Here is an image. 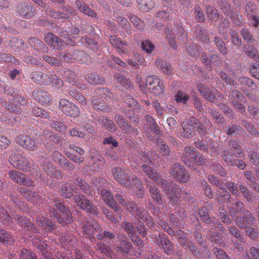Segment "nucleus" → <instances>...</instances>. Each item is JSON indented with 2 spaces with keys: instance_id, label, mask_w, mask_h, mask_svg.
<instances>
[{
  "instance_id": "f8f14e48",
  "label": "nucleus",
  "mask_w": 259,
  "mask_h": 259,
  "mask_svg": "<svg viewBox=\"0 0 259 259\" xmlns=\"http://www.w3.org/2000/svg\"><path fill=\"white\" fill-rule=\"evenodd\" d=\"M16 142L27 150L34 151L41 146V143L26 135H19L16 138Z\"/></svg>"
},
{
  "instance_id": "603ef678",
  "label": "nucleus",
  "mask_w": 259,
  "mask_h": 259,
  "mask_svg": "<svg viewBox=\"0 0 259 259\" xmlns=\"http://www.w3.org/2000/svg\"><path fill=\"white\" fill-rule=\"evenodd\" d=\"M14 240L13 236L4 229H0V242L4 245L11 244Z\"/></svg>"
},
{
  "instance_id": "2f4dec72",
  "label": "nucleus",
  "mask_w": 259,
  "mask_h": 259,
  "mask_svg": "<svg viewBox=\"0 0 259 259\" xmlns=\"http://www.w3.org/2000/svg\"><path fill=\"white\" fill-rule=\"evenodd\" d=\"M197 153L194 148L187 146L184 148V153L181 157L182 160L186 165L190 166L193 159L196 158Z\"/></svg>"
},
{
  "instance_id": "6e6552de",
  "label": "nucleus",
  "mask_w": 259,
  "mask_h": 259,
  "mask_svg": "<svg viewBox=\"0 0 259 259\" xmlns=\"http://www.w3.org/2000/svg\"><path fill=\"white\" fill-rule=\"evenodd\" d=\"M229 213L232 218L235 221L236 225L241 228H246L248 226L254 224L255 218L250 212L244 209L241 213L238 214L234 207H230Z\"/></svg>"
},
{
  "instance_id": "4468645a",
  "label": "nucleus",
  "mask_w": 259,
  "mask_h": 259,
  "mask_svg": "<svg viewBox=\"0 0 259 259\" xmlns=\"http://www.w3.org/2000/svg\"><path fill=\"white\" fill-rule=\"evenodd\" d=\"M170 174L180 183H186L190 179L189 174L183 166L179 163L173 164Z\"/></svg>"
},
{
  "instance_id": "412c9836",
  "label": "nucleus",
  "mask_w": 259,
  "mask_h": 259,
  "mask_svg": "<svg viewBox=\"0 0 259 259\" xmlns=\"http://www.w3.org/2000/svg\"><path fill=\"white\" fill-rule=\"evenodd\" d=\"M52 73H44L42 72L35 71L31 74V78L33 81L40 85H48L51 82V77Z\"/></svg>"
},
{
  "instance_id": "58836bf2",
  "label": "nucleus",
  "mask_w": 259,
  "mask_h": 259,
  "mask_svg": "<svg viewBox=\"0 0 259 259\" xmlns=\"http://www.w3.org/2000/svg\"><path fill=\"white\" fill-rule=\"evenodd\" d=\"M45 40L48 45L56 48H61L63 45V42L53 33H48L45 35Z\"/></svg>"
},
{
  "instance_id": "338daca9",
  "label": "nucleus",
  "mask_w": 259,
  "mask_h": 259,
  "mask_svg": "<svg viewBox=\"0 0 259 259\" xmlns=\"http://www.w3.org/2000/svg\"><path fill=\"white\" fill-rule=\"evenodd\" d=\"M63 76L66 81L72 84H73L76 81V74L75 72L69 69L64 71Z\"/></svg>"
},
{
  "instance_id": "a211bd4d",
  "label": "nucleus",
  "mask_w": 259,
  "mask_h": 259,
  "mask_svg": "<svg viewBox=\"0 0 259 259\" xmlns=\"http://www.w3.org/2000/svg\"><path fill=\"white\" fill-rule=\"evenodd\" d=\"M197 88L202 97L208 101L214 102L216 96H220L219 92L213 88L209 89L202 83H198Z\"/></svg>"
},
{
  "instance_id": "393cba45",
  "label": "nucleus",
  "mask_w": 259,
  "mask_h": 259,
  "mask_svg": "<svg viewBox=\"0 0 259 259\" xmlns=\"http://www.w3.org/2000/svg\"><path fill=\"white\" fill-rule=\"evenodd\" d=\"M109 42L110 44L117 49V52L119 54H127L129 53L128 50L123 46H127L128 43L125 41H122L120 38L116 36H110L109 37Z\"/></svg>"
},
{
  "instance_id": "b1692460",
  "label": "nucleus",
  "mask_w": 259,
  "mask_h": 259,
  "mask_svg": "<svg viewBox=\"0 0 259 259\" xmlns=\"http://www.w3.org/2000/svg\"><path fill=\"white\" fill-rule=\"evenodd\" d=\"M101 194L103 201L110 208L114 209L115 212L120 210V207L116 205V201H114L113 195L110 191L107 189H103L101 190Z\"/></svg>"
},
{
  "instance_id": "49530a36",
  "label": "nucleus",
  "mask_w": 259,
  "mask_h": 259,
  "mask_svg": "<svg viewBox=\"0 0 259 259\" xmlns=\"http://www.w3.org/2000/svg\"><path fill=\"white\" fill-rule=\"evenodd\" d=\"M244 53L249 57L251 58L256 62L259 61V55L257 49L250 45H246L244 48Z\"/></svg>"
},
{
  "instance_id": "680f3d73",
  "label": "nucleus",
  "mask_w": 259,
  "mask_h": 259,
  "mask_svg": "<svg viewBox=\"0 0 259 259\" xmlns=\"http://www.w3.org/2000/svg\"><path fill=\"white\" fill-rule=\"evenodd\" d=\"M87 80L90 84H101L105 82L103 77L98 76L95 73L88 74Z\"/></svg>"
},
{
  "instance_id": "79ce46f5",
  "label": "nucleus",
  "mask_w": 259,
  "mask_h": 259,
  "mask_svg": "<svg viewBox=\"0 0 259 259\" xmlns=\"http://www.w3.org/2000/svg\"><path fill=\"white\" fill-rule=\"evenodd\" d=\"M126 61L129 65L137 68H139L141 65L145 66L146 65L145 58L140 54H136L134 57V59H128Z\"/></svg>"
},
{
  "instance_id": "a18cd8bd",
  "label": "nucleus",
  "mask_w": 259,
  "mask_h": 259,
  "mask_svg": "<svg viewBox=\"0 0 259 259\" xmlns=\"http://www.w3.org/2000/svg\"><path fill=\"white\" fill-rule=\"evenodd\" d=\"M124 102L135 111L139 112L141 109L140 105L137 101L130 95H126L123 98Z\"/></svg>"
},
{
  "instance_id": "bf43d9fd",
  "label": "nucleus",
  "mask_w": 259,
  "mask_h": 259,
  "mask_svg": "<svg viewBox=\"0 0 259 259\" xmlns=\"http://www.w3.org/2000/svg\"><path fill=\"white\" fill-rule=\"evenodd\" d=\"M115 20L117 24L127 32L131 30V25L128 20L124 17L118 16L115 17Z\"/></svg>"
},
{
  "instance_id": "72a5a7b5",
  "label": "nucleus",
  "mask_w": 259,
  "mask_h": 259,
  "mask_svg": "<svg viewBox=\"0 0 259 259\" xmlns=\"http://www.w3.org/2000/svg\"><path fill=\"white\" fill-rule=\"evenodd\" d=\"M43 168L44 171L51 178L58 180L62 178L60 171L57 169L56 167L53 166L51 162H45L43 164Z\"/></svg>"
},
{
  "instance_id": "3c124183",
  "label": "nucleus",
  "mask_w": 259,
  "mask_h": 259,
  "mask_svg": "<svg viewBox=\"0 0 259 259\" xmlns=\"http://www.w3.org/2000/svg\"><path fill=\"white\" fill-rule=\"evenodd\" d=\"M74 55L75 61H77L82 64L87 63L90 60L89 55L83 51H74Z\"/></svg>"
},
{
  "instance_id": "423d86ee",
  "label": "nucleus",
  "mask_w": 259,
  "mask_h": 259,
  "mask_svg": "<svg viewBox=\"0 0 259 259\" xmlns=\"http://www.w3.org/2000/svg\"><path fill=\"white\" fill-rule=\"evenodd\" d=\"M54 206L58 209L60 214L54 208L51 209L50 214L55 217L58 223L62 225L70 224L73 221L72 216L68 207L66 206L63 201L59 199L54 200Z\"/></svg>"
},
{
  "instance_id": "de8ad7c7",
  "label": "nucleus",
  "mask_w": 259,
  "mask_h": 259,
  "mask_svg": "<svg viewBox=\"0 0 259 259\" xmlns=\"http://www.w3.org/2000/svg\"><path fill=\"white\" fill-rule=\"evenodd\" d=\"M217 201L219 203L231 202V196L230 193L226 190L219 191L217 194Z\"/></svg>"
},
{
  "instance_id": "2eb2a0df",
  "label": "nucleus",
  "mask_w": 259,
  "mask_h": 259,
  "mask_svg": "<svg viewBox=\"0 0 259 259\" xmlns=\"http://www.w3.org/2000/svg\"><path fill=\"white\" fill-rule=\"evenodd\" d=\"M9 178L18 184H23L27 187H33L34 182L30 179L27 178L25 175L20 171L12 170L8 172Z\"/></svg>"
},
{
  "instance_id": "8fccbe9b",
  "label": "nucleus",
  "mask_w": 259,
  "mask_h": 259,
  "mask_svg": "<svg viewBox=\"0 0 259 259\" xmlns=\"http://www.w3.org/2000/svg\"><path fill=\"white\" fill-rule=\"evenodd\" d=\"M188 53L194 57H197L199 55L201 48L196 44L188 42L186 44Z\"/></svg>"
},
{
  "instance_id": "37998d69",
  "label": "nucleus",
  "mask_w": 259,
  "mask_h": 259,
  "mask_svg": "<svg viewBox=\"0 0 259 259\" xmlns=\"http://www.w3.org/2000/svg\"><path fill=\"white\" fill-rule=\"evenodd\" d=\"M155 64L164 74L167 75H169L172 74V70L171 66L165 61L157 59L155 61Z\"/></svg>"
},
{
  "instance_id": "1a4fd4ad",
  "label": "nucleus",
  "mask_w": 259,
  "mask_h": 259,
  "mask_svg": "<svg viewBox=\"0 0 259 259\" xmlns=\"http://www.w3.org/2000/svg\"><path fill=\"white\" fill-rule=\"evenodd\" d=\"M146 88L140 85L142 91L146 92V89L154 96H159L164 92V86L162 81L156 76L150 75L147 77Z\"/></svg>"
},
{
  "instance_id": "a878e982",
  "label": "nucleus",
  "mask_w": 259,
  "mask_h": 259,
  "mask_svg": "<svg viewBox=\"0 0 259 259\" xmlns=\"http://www.w3.org/2000/svg\"><path fill=\"white\" fill-rule=\"evenodd\" d=\"M198 214L201 220L205 224H212V226L214 228H217L218 229L220 228H221L222 224L219 220L216 221H211L208 214V209L207 207L204 206L201 207V208L198 210Z\"/></svg>"
},
{
  "instance_id": "5fc2aeb1",
  "label": "nucleus",
  "mask_w": 259,
  "mask_h": 259,
  "mask_svg": "<svg viewBox=\"0 0 259 259\" xmlns=\"http://www.w3.org/2000/svg\"><path fill=\"white\" fill-rule=\"evenodd\" d=\"M205 13L207 18L211 20L217 21L219 18L220 15L217 10L213 6H206Z\"/></svg>"
},
{
  "instance_id": "f3484780",
  "label": "nucleus",
  "mask_w": 259,
  "mask_h": 259,
  "mask_svg": "<svg viewBox=\"0 0 259 259\" xmlns=\"http://www.w3.org/2000/svg\"><path fill=\"white\" fill-rule=\"evenodd\" d=\"M114 119L118 126L126 134L133 136L138 135L139 131L138 128L132 127L122 116L119 114H116Z\"/></svg>"
},
{
  "instance_id": "052dcab7",
  "label": "nucleus",
  "mask_w": 259,
  "mask_h": 259,
  "mask_svg": "<svg viewBox=\"0 0 259 259\" xmlns=\"http://www.w3.org/2000/svg\"><path fill=\"white\" fill-rule=\"evenodd\" d=\"M165 37L169 45L173 48L176 47V36L173 30L169 28H166L164 30Z\"/></svg>"
},
{
  "instance_id": "473e14b6",
  "label": "nucleus",
  "mask_w": 259,
  "mask_h": 259,
  "mask_svg": "<svg viewBox=\"0 0 259 259\" xmlns=\"http://www.w3.org/2000/svg\"><path fill=\"white\" fill-rule=\"evenodd\" d=\"M146 183L153 201L157 204H162V195L157 186L150 182L147 181Z\"/></svg>"
},
{
  "instance_id": "ddd939ff",
  "label": "nucleus",
  "mask_w": 259,
  "mask_h": 259,
  "mask_svg": "<svg viewBox=\"0 0 259 259\" xmlns=\"http://www.w3.org/2000/svg\"><path fill=\"white\" fill-rule=\"evenodd\" d=\"M59 108L63 113L68 116L76 117L80 114L79 109L77 106L65 99L60 100Z\"/></svg>"
},
{
  "instance_id": "a19ab883",
  "label": "nucleus",
  "mask_w": 259,
  "mask_h": 259,
  "mask_svg": "<svg viewBox=\"0 0 259 259\" xmlns=\"http://www.w3.org/2000/svg\"><path fill=\"white\" fill-rule=\"evenodd\" d=\"M142 168L144 173L157 184L161 180V176L160 174L153 171L152 168L146 164H142Z\"/></svg>"
},
{
  "instance_id": "20e7f679",
  "label": "nucleus",
  "mask_w": 259,
  "mask_h": 259,
  "mask_svg": "<svg viewBox=\"0 0 259 259\" xmlns=\"http://www.w3.org/2000/svg\"><path fill=\"white\" fill-rule=\"evenodd\" d=\"M182 136L191 138L195 135L196 131L200 136H204L207 132L203 125L195 117L192 116L189 119L181 123Z\"/></svg>"
},
{
  "instance_id": "864d4df0",
  "label": "nucleus",
  "mask_w": 259,
  "mask_h": 259,
  "mask_svg": "<svg viewBox=\"0 0 259 259\" xmlns=\"http://www.w3.org/2000/svg\"><path fill=\"white\" fill-rule=\"evenodd\" d=\"M98 121L100 124L105 126L106 128L110 131H115L116 130V125L113 122L105 116L99 117Z\"/></svg>"
},
{
  "instance_id": "7c9ffc66",
  "label": "nucleus",
  "mask_w": 259,
  "mask_h": 259,
  "mask_svg": "<svg viewBox=\"0 0 259 259\" xmlns=\"http://www.w3.org/2000/svg\"><path fill=\"white\" fill-rule=\"evenodd\" d=\"M97 93L91 99V102L93 108L95 110H99L104 111H108L110 110V106L106 104Z\"/></svg>"
},
{
  "instance_id": "0eeeda50",
  "label": "nucleus",
  "mask_w": 259,
  "mask_h": 259,
  "mask_svg": "<svg viewBox=\"0 0 259 259\" xmlns=\"http://www.w3.org/2000/svg\"><path fill=\"white\" fill-rule=\"evenodd\" d=\"M158 184L161 186L171 203L176 204L178 202L182 195V190L180 187L172 182L162 179Z\"/></svg>"
},
{
  "instance_id": "c85d7f7f",
  "label": "nucleus",
  "mask_w": 259,
  "mask_h": 259,
  "mask_svg": "<svg viewBox=\"0 0 259 259\" xmlns=\"http://www.w3.org/2000/svg\"><path fill=\"white\" fill-rule=\"evenodd\" d=\"M60 240L62 247L66 249H69L74 247V245L76 243L75 237L72 233L69 232L63 233Z\"/></svg>"
},
{
  "instance_id": "f03ea898",
  "label": "nucleus",
  "mask_w": 259,
  "mask_h": 259,
  "mask_svg": "<svg viewBox=\"0 0 259 259\" xmlns=\"http://www.w3.org/2000/svg\"><path fill=\"white\" fill-rule=\"evenodd\" d=\"M229 150H224L223 153V158L225 161L230 165L236 166L238 168L243 169L245 166V162L237 159H234L233 156L237 158L244 157L243 149L237 142L232 141L229 143Z\"/></svg>"
},
{
  "instance_id": "aec40b11",
  "label": "nucleus",
  "mask_w": 259,
  "mask_h": 259,
  "mask_svg": "<svg viewBox=\"0 0 259 259\" xmlns=\"http://www.w3.org/2000/svg\"><path fill=\"white\" fill-rule=\"evenodd\" d=\"M10 212L11 215H12V219L13 218V219L17 221L21 227L27 230L31 231L34 233H36L38 232L36 227L34 224H32L30 220L27 218L13 213L11 209Z\"/></svg>"
},
{
  "instance_id": "e433bc0d",
  "label": "nucleus",
  "mask_w": 259,
  "mask_h": 259,
  "mask_svg": "<svg viewBox=\"0 0 259 259\" xmlns=\"http://www.w3.org/2000/svg\"><path fill=\"white\" fill-rule=\"evenodd\" d=\"M75 3L77 8L80 12L93 18L97 17V13L91 9L88 5H87L83 1L80 0H76Z\"/></svg>"
},
{
  "instance_id": "c9c22d12",
  "label": "nucleus",
  "mask_w": 259,
  "mask_h": 259,
  "mask_svg": "<svg viewBox=\"0 0 259 259\" xmlns=\"http://www.w3.org/2000/svg\"><path fill=\"white\" fill-rule=\"evenodd\" d=\"M36 223L46 232L52 233L56 228V225L53 222L42 217H38L36 219Z\"/></svg>"
},
{
  "instance_id": "6ab92c4d",
  "label": "nucleus",
  "mask_w": 259,
  "mask_h": 259,
  "mask_svg": "<svg viewBox=\"0 0 259 259\" xmlns=\"http://www.w3.org/2000/svg\"><path fill=\"white\" fill-rule=\"evenodd\" d=\"M155 242L163 249L167 254H170L173 251V244L164 234L159 233L155 238Z\"/></svg>"
},
{
  "instance_id": "39448f33",
  "label": "nucleus",
  "mask_w": 259,
  "mask_h": 259,
  "mask_svg": "<svg viewBox=\"0 0 259 259\" xmlns=\"http://www.w3.org/2000/svg\"><path fill=\"white\" fill-rule=\"evenodd\" d=\"M8 95L9 97H8V99L10 101L9 104H8L6 101H3L2 106L10 112L16 114L20 113L21 109L16 103L24 105L27 103V100L22 96L17 90L14 88L9 89Z\"/></svg>"
},
{
  "instance_id": "4be33fe9",
  "label": "nucleus",
  "mask_w": 259,
  "mask_h": 259,
  "mask_svg": "<svg viewBox=\"0 0 259 259\" xmlns=\"http://www.w3.org/2000/svg\"><path fill=\"white\" fill-rule=\"evenodd\" d=\"M17 15L25 19L31 18L34 14V10L31 5L26 3L19 4L17 7Z\"/></svg>"
},
{
  "instance_id": "c03bdc74",
  "label": "nucleus",
  "mask_w": 259,
  "mask_h": 259,
  "mask_svg": "<svg viewBox=\"0 0 259 259\" xmlns=\"http://www.w3.org/2000/svg\"><path fill=\"white\" fill-rule=\"evenodd\" d=\"M139 9L142 12H148L155 6L152 0H137Z\"/></svg>"
},
{
  "instance_id": "9d476101",
  "label": "nucleus",
  "mask_w": 259,
  "mask_h": 259,
  "mask_svg": "<svg viewBox=\"0 0 259 259\" xmlns=\"http://www.w3.org/2000/svg\"><path fill=\"white\" fill-rule=\"evenodd\" d=\"M175 235L179 239V243L186 249L190 250L192 254L196 256L201 255L199 250L195 246L192 242L188 240L187 235L183 231L178 230L176 233L175 232L174 235Z\"/></svg>"
},
{
  "instance_id": "9b49d317",
  "label": "nucleus",
  "mask_w": 259,
  "mask_h": 259,
  "mask_svg": "<svg viewBox=\"0 0 259 259\" xmlns=\"http://www.w3.org/2000/svg\"><path fill=\"white\" fill-rule=\"evenodd\" d=\"M74 202L82 210L93 214H97V208L93 203L83 195L76 194L74 196Z\"/></svg>"
},
{
  "instance_id": "09e8293b",
  "label": "nucleus",
  "mask_w": 259,
  "mask_h": 259,
  "mask_svg": "<svg viewBox=\"0 0 259 259\" xmlns=\"http://www.w3.org/2000/svg\"><path fill=\"white\" fill-rule=\"evenodd\" d=\"M74 184L82 190V191L86 195H91L92 191L90 187L83 180L76 179L74 182Z\"/></svg>"
},
{
  "instance_id": "f704fd0d",
  "label": "nucleus",
  "mask_w": 259,
  "mask_h": 259,
  "mask_svg": "<svg viewBox=\"0 0 259 259\" xmlns=\"http://www.w3.org/2000/svg\"><path fill=\"white\" fill-rule=\"evenodd\" d=\"M75 187L74 183L73 184H64L60 188V194L62 197L65 198H70L74 196V193H77V191H75Z\"/></svg>"
},
{
  "instance_id": "e2e57ef3",
  "label": "nucleus",
  "mask_w": 259,
  "mask_h": 259,
  "mask_svg": "<svg viewBox=\"0 0 259 259\" xmlns=\"http://www.w3.org/2000/svg\"><path fill=\"white\" fill-rule=\"evenodd\" d=\"M146 120L148 126L156 135L159 134V129L154 119L150 115L146 116Z\"/></svg>"
},
{
  "instance_id": "4c0bfd02",
  "label": "nucleus",
  "mask_w": 259,
  "mask_h": 259,
  "mask_svg": "<svg viewBox=\"0 0 259 259\" xmlns=\"http://www.w3.org/2000/svg\"><path fill=\"white\" fill-rule=\"evenodd\" d=\"M42 137L44 140L46 141V144L48 146L50 145L53 146L61 141L60 137L55 135L53 133L49 130H45L43 132Z\"/></svg>"
},
{
  "instance_id": "dca6fc26",
  "label": "nucleus",
  "mask_w": 259,
  "mask_h": 259,
  "mask_svg": "<svg viewBox=\"0 0 259 259\" xmlns=\"http://www.w3.org/2000/svg\"><path fill=\"white\" fill-rule=\"evenodd\" d=\"M230 100L233 106L241 113L246 112L245 106L242 103H245L246 99L242 93L237 90L233 91Z\"/></svg>"
},
{
  "instance_id": "4d7b16f0",
  "label": "nucleus",
  "mask_w": 259,
  "mask_h": 259,
  "mask_svg": "<svg viewBox=\"0 0 259 259\" xmlns=\"http://www.w3.org/2000/svg\"><path fill=\"white\" fill-rule=\"evenodd\" d=\"M10 212L6 210L5 208L0 205V221L4 222L8 225L12 223V215Z\"/></svg>"
},
{
  "instance_id": "69168bd1",
  "label": "nucleus",
  "mask_w": 259,
  "mask_h": 259,
  "mask_svg": "<svg viewBox=\"0 0 259 259\" xmlns=\"http://www.w3.org/2000/svg\"><path fill=\"white\" fill-rule=\"evenodd\" d=\"M157 148L159 149V152L163 156L168 155L169 149L167 145L161 139H158L157 140Z\"/></svg>"
},
{
  "instance_id": "c756f323",
  "label": "nucleus",
  "mask_w": 259,
  "mask_h": 259,
  "mask_svg": "<svg viewBox=\"0 0 259 259\" xmlns=\"http://www.w3.org/2000/svg\"><path fill=\"white\" fill-rule=\"evenodd\" d=\"M28 42L33 50L37 51L36 55H40L41 54L48 52V48L46 45L36 37H31Z\"/></svg>"
},
{
  "instance_id": "cd10ccee",
  "label": "nucleus",
  "mask_w": 259,
  "mask_h": 259,
  "mask_svg": "<svg viewBox=\"0 0 259 259\" xmlns=\"http://www.w3.org/2000/svg\"><path fill=\"white\" fill-rule=\"evenodd\" d=\"M10 205L9 211H10L11 209L13 213H14L15 214H16V209H17L19 212L27 213L29 211L27 204L19 199H17L16 200L11 199L10 201Z\"/></svg>"
},
{
  "instance_id": "7ed1b4c3",
  "label": "nucleus",
  "mask_w": 259,
  "mask_h": 259,
  "mask_svg": "<svg viewBox=\"0 0 259 259\" xmlns=\"http://www.w3.org/2000/svg\"><path fill=\"white\" fill-rule=\"evenodd\" d=\"M9 161L16 169L24 172L30 171L31 175L34 176L36 179L40 176V175H38V168L32 163L28 158L22 154L12 153Z\"/></svg>"
},
{
  "instance_id": "774afa93",
  "label": "nucleus",
  "mask_w": 259,
  "mask_h": 259,
  "mask_svg": "<svg viewBox=\"0 0 259 259\" xmlns=\"http://www.w3.org/2000/svg\"><path fill=\"white\" fill-rule=\"evenodd\" d=\"M20 259H37V258L34 253L26 248H23L20 251Z\"/></svg>"
},
{
  "instance_id": "ea45409f",
  "label": "nucleus",
  "mask_w": 259,
  "mask_h": 259,
  "mask_svg": "<svg viewBox=\"0 0 259 259\" xmlns=\"http://www.w3.org/2000/svg\"><path fill=\"white\" fill-rule=\"evenodd\" d=\"M124 209L128 211L132 214L135 215L137 219H138L140 216L145 211L144 209L139 208L135 202L133 201L128 202L127 206H125Z\"/></svg>"
},
{
  "instance_id": "5701e85b",
  "label": "nucleus",
  "mask_w": 259,
  "mask_h": 259,
  "mask_svg": "<svg viewBox=\"0 0 259 259\" xmlns=\"http://www.w3.org/2000/svg\"><path fill=\"white\" fill-rule=\"evenodd\" d=\"M34 99L40 104H47L51 101L49 94L41 89H37L32 92Z\"/></svg>"
},
{
  "instance_id": "13d9d810",
  "label": "nucleus",
  "mask_w": 259,
  "mask_h": 259,
  "mask_svg": "<svg viewBox=\"0 0 259 259\" xmlns=\"http://www.w3.org/2000/svg\"><path fill=\"white\" fill-rule=\"evenodd\" d=\"M175 98L177 103L186 105L190 99V96L183 91H178L175 95Z\"/></svg>"
},
{
  "instance_id": "bb28decb",
  "label": "nucleus",
  "mask_w": 259,
  "mask_h": 259,
  "mask_svg": "<svg viewBox=\"0 0 259 259\" xmlns=\"http://www.w3.org/2000/svg\"><path fill=\"white\" fill-rule=\"evenodd\" d=\"M100 229L99 224L95 221H88L84 223L82 226L83 232L87 237L91 239L98 230Z\"/></svg>"
},
{
  "instance_id": "6e6d98bb",
  "label": "nucleus",
  "mask_w": 259,
  "mask_h": 259,
  "mask_svg": "<svg viewBox=\"0 0 259 259\" xmlns=\"http://www.w3.org/2000/svg\"><path fill=\"white\" fill-rule=\"evenodd\" d=\"M127 16L131 22L133 24V25L137 29L139 30L144 29L145 23L143 20H142L136 15L133 14H131Z\"/></svg>"
},
{
  "instance_id": "f257e3e1",
  "label": "nucleus",
  "mask_w": 259,
  "mask_h": 259,
  "mask_svg": "<svg viewBox=\"0 0 259 259\" xmlns=\"http://www.w3.org/2000/svg\"><path fill=\"white\" fill-rule=\"evenodd\" d=\"M113 176L121 186L132 189L134 194L138 198H142L144 195V189L141 181L133 174L128 175L120 167H113L112 170Z\"/></svg>"
},
{
  "instance_id": "0e129e2a",
  "label": "nucleus",
  "mask_w": 259,
  "mask_h": 259,
  "mask_svg": "<svg viewBox=\"0 0 259 259\" xmlns=\"http://www.w3.org/2000/svg\"><path fill=\"white\" fill-rule=\"evenodd\" d=\"M138 220H140V222H145L146 225L149 227H153L154 224L152 218L146 211H145L140 216Z\"/></svg>"
}]
</instances>
